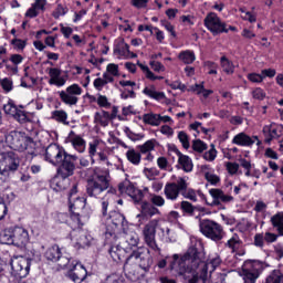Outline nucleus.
Segmentation results:
<instances>
[{
  "instance_id": "2f4dec72",
  "label": "nucleus",
  "mask_w": 283,
  "mask_h": 283,
  "mask_svg": "<svg viewBox=\"0 0 283 283\" xmlns=\"http://www.w3.org/2000/svg\"><path fill=\"white\" fill-rule=\"evenodd\" d=\"M174 151L178 156V163L180 165V168L186 174L193 171V161L191 160V158L189 156L180 153V150L178 148H175Z\"/></svg>"
},
{
  "instance_id": "c03bdc74",
  "label": "nucleus",
  "mask_w": 283,
  "mask_h": 283,
  "mask_svg": "<svg viewBox=\"0 0 283 283\" xmlns=\"http://www.w3.org/2000/svg\"><path fill=\"white\" fill-rule=\"evenodd\" d=\"M94 118L95 123H99L102 127H107V125H109V112L107 111L95 113Z\"/></svg>"
},
{
  "instance_id": "dca6fc26",
  "label": "nucleus",
  "mask_w": 283,
  "mask_h": 283,
  "mask_svg": "<svg viewBox=\"0 0 283 283\" xmlns=\"http://www.w3.org/2000/svg\"><path fill=\"white\" fill-rule=\"evenodd\" d=\"M262 271H264V263L260 261L248 263L245 268L242 270L243 282L244 283L258 282V277L262 275Z\"/></svg>"
},
{
  "instance_id": "4c0bfd02",
  "label": "nucleus",
  "mask_w": 283,
  "mask_h": 283,
  "mask_svg": "<svg viewBox=\"0 0 283 283\" xmlns=\"http://www.w3.org/2000/svg\"><path fill=\"white\" fill-rule=\"evenodd\" d=\"M85 202L86 199L84 197H76L70 202V212L74 213L75 211L77 213H81V211L85 209Z\"/></svg>"
},
{
  "instance_id": "393cba45",
  "label": "nucleus",
  "mask_w": 283,
  "mask_h": 283,
  "mask_svg": "<svg viewBox=\"0 0 283 283\" xmlns=\"http://www.w3.org/2000/svg\"><path fill=\"white\" fill-rule=\"evenodd\" d=\"M71 240L77 249H85V247H90L92 243V235L78 228L71 233Z\"/></svg>"
},
{
  "instance_id": "bb28decb",
  "label": "nucleus",
  "mask_w": 283,
  "mask_h": 283,
  "mask_svg": "<svg viewBox=\"0 0 283 283\" xmlns=\"http://www.w3.org/2000/svg\"><path fill=\"white\" fill-rule=\"evenodd\" d=\"M62 71L59 67L49 69V85H54L55 87H64L67 83V75H61Z\"/></svg>"
},
{
  "instance_id": "052dcab7",
  "label": "nucleus",
  "mask_w": 283,
  "mask_h": 283,
  "mask_svg": "<svg viewBox=\"0 0 283 283\" xmlns=\"http://www.w3.org/2000/svg\"><path fill=\"white\" fill-rule=\"evenodd\" d=\"M226 169L228 174H230V176H235V174H238V170L240 169V164L228 161L226 164Z\"/></svg>"
},
{
  "instance_id": "a19ab883",
  "label": "nucleus",
  "mask_w": 283,
  "mask_h": 283,
  "mask_svg": "<svg viewBox=\"0 0 283 283\" xmlns=\"http://www.w3.org/2000/svg\"><path fill=\"white\" fill-rule=\"evenodd\" d=\"M143 122L151 127H158L160 125V114L147 113L143 115Z\"/></svg>"
},
{
  "instance_id": "4468645a",
  "label": "nucleus",
  "mask_w": 283,
  "mask_h": 283,
  "mask_svg": "<svg viewBox=\"0 0 283 283\" xmlns=\"http://www.w3.org/2000/svg\"><path fill=\"white\" fill-rule=\"evenodd\" d=\"M127 224L125 216L120 212L113 211L107 218L106 238H116V229H123Z\"/></svg>"
},
{
  "instance_id": "473e14b6",
  "label": "nucleus",
  "mask_w": 283,
  "mask_h": 283,
  "mask_svg": "<svg viewBox=\"0 0 283 283\" xmlns=\"http://www.w3.org/2000/svg\"><path fill=\"white\" fill-rule=\"evenodd\" d=\"M232 144L238 145L239 147H253L255 140L245 133H239L233 137Z\"/></svg>"
},
{
  "instance_id": "72a5a7b5",
  "label": "nucleus",
  "mask_w": 283,
  "mask_h": 283,
  "mask_svg": "<svg viewBox=\"0 0 283 283\" xmlns=\"http://www.w3.org/2000/svg\"><path fill=\"white\" fill-rule=\"evenodd\" d=\"M143 94H145V96H148V98H153V101H165V98H167L165 92L157 91L156 86L154 85L146 86L143 90Z\"/></svg>"
},
{
  "instance_id": "5fc2aeb1",
  "label": "nucleus",
  "mask_w": 283,
  "mask_h": 283,
  "mask_svg": "<svg viewBox=\"0 0 283 283\" xmlns=\"http://www.w3.org/2000/svg\"><path fill=\"white\" fill-rule=\"evenodd\" d=\"M177 138L181 143L184 149H189L191 147L189 135H187L185 130L179 132Z\"/></svg>"
},
{
  "instance_id": "cd10ccee",
  "label": "nucleus",
  "mask_w": 283,
  "mask_h": 283,
  "mask_svg": "<svg viewBox=\"0 0 283 283\" xmlns=\"http://www.w3.org/2000/svg\"><path fill=\"white\" fill-rule=\"evenodd\" d=\"M48 6V0H34L31 7L27 10L25 17L28 19H36L39 14L45 12V7Z\"/></svg>"
},
{
  "instance_id": "bf43d9fd",
  "label": "nucleus",
  "mask_w": 283,
  "mask_h": 283,
  "mask_svg": "<svg viewBox=\"0 0 283 283\" xmlns=\"http://www.w3.org/2000/svg\"><path fill=\"white\" fill-rule=\"evenodd\" d=\"M240 166L243 167V169H245V176L249 177H253V171H251V167H253V165L251 164V161L242 158L240 159Z\"/></svg>"
},
{
  "instance_id": "c9c22d12",
  "label": "nucleus",
  "mask_w": 283,
  "mask_h": 283,
  "mask_svg": "<svg viewBox=\"0 0 283 283\" xmlns=\"http://www.w3.org/2000/svg\"><path fill=\"white\" fill-rule=\"evenodd\" d=\"M224 247H227V249H230L232 253H235L238 249L242 247V239H240V234L233 233L226 242Z\"/></svg>"
},
{
  "instance_id": "f257e3e1",
  "label": "nucleus",
  "mask_w": 283,
  "mask_h": 283,
  "mask_svg": "<svg viewBox=\"0 0 283 283\" xmlns=\"http://www.w3.org/2000/svg\"><path fill=\"white\" fill-rule=\"evenodd\" d=\"M202 252H198V249L190 248L187 253L184 254V258L178 261V255H175L171 259V266L179 275H187V273H191L196 271V269H200L202 271V264L206 265V274L212 273L216 271L218 266L222 263V260L218 254L209 256V259L205 262L202 261Z\"/></svg>"
},
{
  "instance_id": "f8f14e48",
  "label": "nucleus",
  "mask_w": 283,
  "mask_h": 283,
  "mask_svg": "<svg viewBox=\"0 0 283 283\" xmlns=\"http://www.w3.org/2000/svg\"><path fill=\"white\" fill-rule=\"evenodd\" d=\"M57 94L64 105L72 107L78 103V96L83 94V88L78 84H72L66 90L59 91Z\"/></svg>"
},
{
  "instance_id": "49530a36",
  "label": "nucleus",
  "mask_w": 283,
  "mask_h": 283,
  "mask_svg": "<svg viewBox=\"0 0 283 283\" xmlns=\"http://www.w3.org/2000/svg\"><path fill=\"white\" fill-rule=\"evenodd\" d=\"M177 255V260H182L185 258V254L184 255H180V254H174L172 256H166V259H163L158 262L157 266L159 269H165V266H167V264H169V269L174 271V273H176L177 275H180L178 273V271L174 270V268L171 266V259Z\"/></svg>"
},
{
  "instance_id": "8fccbe9b",
  "label": "nucleus",
  "mask_w": 283,
  "mask_h": 283,
  "mask_svg": "<svg viewBox=\"0 0 283 283\" xmlns=\"http://www.w3.org/2000/svg\"><path fill=\"white\" fill-rule=\"evenodd\" d=\"M67 12H70V9L67 8V6L59 3L56 8L53 10L52 17L53 19H61V17H65Z\"/></svg>"
},
{
  "instance_id": "e433bc0d",
  "label": "nucleus",
  "mask_w": 283,
  "mask_h": 283,
  "mask_svg": "<svg viewBox=\"0 0 283 283\" xmlns=\"http://www.w3.org/2000/svg\"><path fill=\"white\" fill-rule=\"evenodd\" d=\"M262 133L268 144L280 136L277 135V128L273 124L263 126Z\"/></svg>"
},
{
  "instance_id": "de8ad7c7",
  "label": "nucleus",
  "mask_w": 283,
  "mask_h": 283,
  "mask_svg": "<svg viewBox=\"0 0 283 283\" xmlns=\"http://www.w3.org/2000/svg\"><path fill=\"white\" fill-rule=\"evenodd\" d=\"M220 63L226 74H233V72H235V65H233V62L229 61L227 56H222L220 59Z\"/></svg>"
},
{
  "instance_id": "9b49d317",
  "label": "nucleus",
  "mask_w": 283,
  "mask_h": 283,
  "mask_svg": "<svg viewBox=\"0 0 283 283\" xmlns=\"http://www.w3.org/2000/svg\"><path fill=\"white\" fill-rule=\"evenodd\" d=\"M3 112L7 116H11L20 123V125H25V123H30V113L23 109V106H17L14 101L10 99L7 104L3 105Z\"/></svg>"
},
{
  "instance_id": "13d9d810",
  "label": "nucleus",
  "mask_w": 283,
  "mask_h": 283,
  "mask_svg": "<svg viewBox=\"0 0 283 283\" xmlns=\"http://www.w3.org/2000/svg\"><path fill=\"white\" fill-rule=\"evenodd\" d=\"M150 202L153 207H165V198L160 195H151Z\"/></svg>"
},
{
  "instance_id": "c756f323",
  "label": "nucleus",
  "mask_w": 283,
  "mask_h": 283,
  "mask_svg": "<svg viewBox=\"0 0 283 283\" xmlns=\"http://www.w3.org/2000/svg\"><path fill=\"white\" fill-rule=\"evenodd\" d=\"M115 56L118 59H136L138 56L136 53L129 51V44L125 42H118L114 48Z\"/></svg>"
},
{
  "instance_id": "f03ea898",
  "label": "nucleus",
  "mask_w": 283,
  "mask_h": 283,
  "mask_svg": "<svg viewBox=\"0 0 283 283\" xmlns=\"http://www.w3.org/2000/svg\"><path fill=\"white\" fill-rule=\"evenodd\" d=\"M44 160L53 167H57L59 175L65 177L70 176L73 169H76L78 156L67 154L65 148L57 144H50L45 148Z\"/></svg>"
},
{
  "instance_id": "6e6552de",
  "label": "nucleus",
  "mask_w": 283,
  "mask_h": 283,
  "mask_svg": "<svg viewBox=\"0 0 283 283\" xmlns=\"http://www.w3.org/2000/svg\"><path fill=\"white\" fill-rule=\"evenodd\" d=\"M199 229L205 238L212 240V242H220L224 238V228L222 224L211 220V219H200Z\"/></svg>"
},
{
  "instance_id": "ddd939ff",
  "label": "nucleus",
  "mask_w": 283,
  "mask_h": 283,
  "mask_svg": "<svg viewBox=\"0 0 283 283\" xmlns=\"http://www.w3.org/2000/svg\"><path fill=\"white\" fill-rule=\"evenodd\" d=\"M57 94L64 105L72 107L78 103V96L83 94V88L78 84H72L66 90L59 91Z\"/></svg>"
},
{
  "instance_id": "7ed1b4c3",
  "label": "nucleus",
  "mask_w": 283,
  "mask_h": 283,
  "mask_svg": "<svg viewBox=\"0 0 283 283\" xmlns=\"http://www.w3.org/2000/svg\"><path fill=\"white\" fill-rule=\"evenodd\" d=\"M154 264L151 252L145 247H138L129 252L124 264V271L128 277L136 280L138 277V269L149 271Z\"/></svg>"
},
{
  "instance_id": "a18cd8bd",
  "label": "nucleus",
  "mask_w": 283,
  "mask_h": 283,
  "mask_svg": "<svg viewBox=\"0 0 283 283\" xmlns=\"http://www.w3.org/2000/svg\"><path fill=\"white\" fill-rule=\"evenodd\" d=\"M126 158L132 165L138 166L140 165L142 156L140 153L136 151L134 148H128L126 151Z\"/></svg>"
},
{
  "instance_id": "774afa93",
  "label": "nucleus",
  "mask_w": 283,
  "mask_h": 283,
  "mask_svg": "<svg viewBox=\"0 0 283 283\" xmlns=\"http://www.w3.org/2000/svg\"><path fill=\"white\" fill-rule=\"evenodd\" d=\"M248 80H250L251 83H262V81H264V75H262V73H250L248 74Z\"/></svg>"
},
{
  "instance_id": "412c9836",
  "label": "nucleus",
  "mask_w": 283,
  "mask_h": 283,
  "mask_svg": "<svg viewBox=\"0 0 283 283\" xmlns=\"http://www.w3.org/2000/svg\"><path fill=\"white\" fill-rule=\"evenodd\" d=\"M45 258L50 262H59V266L61 269L70 266V258L63 256V252H61V248L59 245L49 248L45 252Z\"/></svg>"
},
{
  "instance_id": "f704fd0d",
  "label": "nucleus",
  "mask_w": 283,
  "mask_h": 283,
  "mask_svg": "<svg viewBox=\"0 0 283 283\" xmlns=\"http://www.w3.org/2000/svg\"><path fill=\"white\" fill-rule=\"evenodd\" d=\"M126 249L128 250V253H132V251H135V249H138V242H140V238H138V233L130 232L126 234Z\"/></svg>"
},
{
  "instance_id": "680f3d73",
  "label": "nucleus",
  "mask_w": 283,
  "mask_h": 283,
  "mask_svg": "<svg viewBox=\"0 0 283 283\" xmlns=\"http://www.w3.org/2000/svg\"><path fill=\"white\" fill-rule=\"evenodd\" d=\"M97 105L99 107H112V103H109V99H107V96L97 94Z\"/></svg>"
},
{
  "instance_id": "9d476101",
  "label": "nucleus",
  "mask_w": 283,
  "mask_h": 283,
  "mask_svg": "<svg viewBox=\"0 0 283 283\" xmlns=\"http://www.w3.org/2000/svg\"><path fill=\"white\" fill-rule=\"evenodd\" d=\"M203 25L209 30V32H211V34H213V36L229 32L227 23L222 21L216 12H210L206 15Z\"/></svg>"
},
{
  "instance_id": "2eb2a0df",
  "label": "nucleus",
  "mask_w": 283,
  "mask_h": 283,
  "mask_svg": "<svg viewBox=\"0 0 283 283\" xmlns=\"http://www.w3.org/2000/svg\"><path fill=\"white\" fill-rule=\"evenodd\" d=\"M158 227V220L154 219L150 220L143 230L144 240L148 248L151 249V251H155L156 253H160V248L158 247V243H156V229Z\"/></svg>"
},
{
  "instance_id": "58836bf2",
  "label": "nucleus",
  "mask_w": 283,
  "mask_h": 283,
  "mask_svg": "<svg viewBox=\"0 0 283 283\" xmlns=\"http://www.w3.org/2000/svg\"><path fill=\"white\" fill-rule=\"evenodd\" d=\"M272 227L277 231L279 235H283V212H277L270 219Z\"/></svg>"
},
{
  "instance_id": "864d4df0",
  "label": "nucleus",
  "mask_w": 283,
  "mask_h": 283,
  "mask_svg": "<svg viewBox=\"0 0 283 283\" xmlns=\"http://www.w3.org/2000/svg\"><path fill=\"white\" fill-rule=\"evenodd\" d=\"M156 147V139H149L144 145L138 146L140 154H151Z\"/></svg>"
},
{
  "instance_id": "423d86ee",
  "label": "nucleus",
  "mask_w": 283,
  "mask_h": 283,
  "mask_svg": "<svg viewBox=\"0 0 283 283\" xmlns=\"http://www.w3.org/2000/svg\"><path fill=\"white\" fill-rule=\"evenodd\" d=\"M21 166V158L17 153L10 151H0V185L8 182Z\"/></svg>"
},
{
  "instance_id": "b1692460",
  "label": "nucleus",
  "mask_w": 283,
  "mask_h": 283,
  "mask_svg": "<svg viewBox=\"0 0 283 283\" xmlns=\"http://www.w3.org/2000/svg\"><path fill=\"white\" fill-rule=\"evenodd\" d=\"M74 171L76 169H73L70 175L63 176L59 174V169H56V176L51 179L50 187L53 189V191H65L67 187H70V178L71 176H74Z\"/></svg>"
},
{
  "instance_id": "e2e57ef3",
  "label": "nucleus",
  "mask_w": 283,
  "mask_h": 283,
  "mask_svg": "<svg viewBox=\"0 0 283 283\" xmlns=\"http://www.w3.org/2000/svg\"><path fill=\"white\" fill-rule=\"evenodd\" d=\"M252 97L255 98V101H264V98H266V93H264V90L256 87L252 91Z\"/></svg>"
},
{
  "instance_id": "aec40b11",
  "label": "nucleus",
  "mask_w": 283,
  "mask_h": 283,
  "mask_svg": "<svg viewBox=\"0 0 283 283\" xmlns=\"http://www.w3.org/2000/svg\"><path fill=\"white\" fill-rule=\"evenodd\" d=\"M118 189L120 193H126L129 196L135 205H139V202H143V198H145L143 190L136 188V186H134V184H132L129 180H125L119 184Z\"/></svg>"
},
{
  "instance_id": "20e7f679",
  "label": "nucleus",
  "mask_w": 283,
  "mask_h": 283,
  "mask_svg": "<svg viewBox=\"0 0 283 283\" xmlns=\"http://www.w3.org/2000/svg\"><path fill=\"white\" fill-rule=\"evenodd\" d=\"M109 170L107 168H94L93 175L87 179L86 193L90 198H105L109 191Z\"/></svg>"
},
{
  "instance_id": "0e129e2a",
  "label": "nucleus",
  "mask_w": 283,
  "mask_h": 283,
  "mask_svg": "<svg viewBox=\"0 0 283 283\" xmlns=\"http://www.w3.org/2000/svg\"><path fill=\"white\" fill-rule=\"evenodd\" d=\"M205 178L210 182V185H213V186L220 182V177L213 172H206Z\"/></svg>"
},
{
  "instance_id": "79ce46f5",
  "label": "nucleus",
  "mask_w": 283,
  "mask_h": 283,
  "mask_svg": "<svg viewBox=\"0 0 283 283\" xmlns=\"http://www.w3.org/2000/svg\"><path fill=\"white\" fill-rule=\"evenodd\" d=\"M114 193H116V189L111 188L105 193V197L99 198L102 200V216H104V217L107 216V209L109 207V200L112 199V196H114Z\"/></svg>"
},
{
  "instance_id": "7c9ffc66",
  "label": "nucleus",
  "mask_w": 283,
  "mask_h": 283,
  "mask_svg": "<svg viewBox=\"0 0 283 283\" xmlns=\"http://www.w3.org/2000/svg\"><path fill=\"white\" fill-rule=\"evenodd\" d=\"M69 143H71L73 149L78 154L85 153L86 142L80 135H76L74 130H71L69 134Z\"/></svg>"
},
{
  "instance_id": "4d7b16f0",
  "label": "nucleus",
  "mask_w": 283,
  "mask_h": 283,
  "mask_svg": "<svg viewBox=\"0 0 283 283\" xmlns=\"http://www.w3.org/2000/svg\"><path fill=\"white\" fill-rule=\"evenodd\" d=\"M192 149L193 151H198L199 154H202V151H206L207 149V144L201 139H196L192 142Z\"/></svg>"
},
{
  "instance_id": "603ef678",
  "label": "nucleus",
  "mask_w": 283,
  "mask_h": 283,
  "mask_svg": "<svg viewBox=\"0 0 283 283\" xmlns=\"http://www.w3.org/2000/svg\"><path fill=\"white\" fill-rule=\"evenodd\" d=\"M160 238L163 242H176V238L174 237V232L169 228H159Z\"/></svg>"
},
{
  "instance_id": "39448f33",
  "label": "nucleus",
  "mask_w": 283,
  "mask_h": 283,
  "mask_svg": "<svg viewBox=\"0 0 283 283\" xmlns=\"http://www.w3.org/2000/svg\"><path fill=\"white\" fill-rule=\"evenodd\" d=\"M6 143L10 149L27 151L28 156H36V143L24 133L12 130L6 136Z\"/></svg>"
},
{
  "instance_id": "37998d69",
  "label": "nucleus",
  "mask_w": 283,
  "mask_h": 283,
  "mask_svg": "<svg viewBox=\"0 0 283 283\" xmlns=\"http://www.w3.org/2000/svg\"><path fill=\"white\" fill-rule=\"evenodd\" d=\"M52 120H56V123H62V125H70L67 122V112L60 109V111H53L51 113Z\"/></svg>"
},
{
  "instance_id": "ea45409f",
  "label": "nucleus",
  "mask_w": 283,
  "mask_h": 283,
  "mask_svg": "<svg viewBox=\"0 0 283 283\" xmlns=\"http://www.w3.org/2000/svg\"><path fill=\"white\" fill-rule=\"evenodd\" d=\"M184 198L187 200H191L192 202H198V196L200 198L205 197V193H202V190H193L192 188L187 187L185 190H182Z\"/></svg>"
},
{
  "instance_id": "69168bd1",
  "label": "nucleus",
  "mask_w": 283,
  "mask_h": 283,
  "mask_svg": "<svg viewBox=\"0 0 283 283\" xmlns=\"http://www.w3.org/2000/svg\"><path fill=\"white\" fill-rule=\"evenodd\" d=\"M11 45L13 46L14 50H24L27 43H25V40L13 39L11 40Z\"/></svg>"
},
{
  "instance_id": "c85d7f7f",
  "label": "nucleus",
  "mask_w": 283,
  "mask_h": 283,
  "mask_svg": "<svg viewBox=\"0 0 283 283\" xmlns=\"http://www.w3.org/2000/svg\"><path fill=\"white\" fill-rule=\"evenodd\" d=\"M108 253L114 260V262H123V260L127 261V258H129V252L127 248L120 247V244H113L108 249Z\"/></svg>"
},
{
  "instance_id": "6ab92c4d",
  "label": "nucleus",
  "mask_w": 283,
  "mask_h": 283,
  "mask_svg": "<svg viewBox=\"0 0 283 283\" xmlns=\"http://www.w3.org/2000/svg\"><path fill=\"white\" fill-rule=\"evenodd\" d=\"M66 269H69L67 277L74 283H82L85 281V277H87V270L78 261H73L71 264L69 263Z\"/></svg>"
},
{
  "instance_id": "09e8293b",
  "label": "nucleus",
  "mask_w": 283,
  "mask_h": 283,
  "mask_svg": "<svg viewBox=\"0 0 283 283\" xmlns=\"http://www.w3.org/2000/svg\"><path fill=\"white\" fill-rule=\"evenodd\" d=\"M265 283H283V273L280 270H273L265 280Z\"/></svg>"
},
{
  "instance_id": "6e6d98bb",
  "label": "nucleus",
  "mask_w": 283,
  "mask_h": 283,
  "mask_svg": "<svg viewBox=\"0 0 283 283\" xmlns=\"http://www.w3.org/2000/svg\"><path fill=\"white\" fill-rule=\"evenodd\" d=\"M218 157V150H216V146L211 145V148L203 154V159L208 160V163H213Z\"/></svg>"
},
{
  "instance_id": "1a4fd4ad",
  "label": "nucleus",
  "mask_w": 283,
  "mask_h": 283,
  "mask_svg": "<svg viewBox=\"0 0 283 283\" xmlns=\"http://www.w3.org/2000/svg\"><path fill=\"white\" fill-rule=\"evenodd\" d=\"M189 187V177H178L175 182H169L165 185L164 193L167 200L176 201L177 198L182 196V191Z\"/></svg>"
},
{
  "instance_id": "f3484780",
  "label": "nucleus",
  "mask_w": 283,
  "mask_h": 283,
  "mask_svg": "<svg viewBox=\"0 0 283 283\" xmlns=\"http://www.w3.org/2000/svg\"><path fill=\"white\" fill-rule=\"evenodd\" d=\"M10 264H11V273L12 275H14V277L23 279V277H28V275L30 274V266H31L30 260L23 259V258L21 259L15 258L11 260Z\"/></svg>"
},
{
  "instance_id": "4be33fe9",
  "label": "nucleus",
  "mask_w": 283,
  "mask_h": 283,
  "mask_svg": "<svg viewBox=\"0 0 283 283\" xmlns=\"http://www.w3.org/2000/svg\"><path fill=\"white\" fill-rule=\"evenodd\" d=\"M209 193L212 198L211 207H222V205H231L235 202V198L231 195H227L220 188H212L209 190Z\"/></svg>"
},
{
  "instance_id": "3c124183",
  "label": "nucleus",
  "mask_w": 283,
  "mask_h": 283,
  "mask_svg": "<svg viewBox=\"0 0 283 283\" xmlns=\"http://www.w3.org/2000/svg\"><path fill=\"white\" fill-rule=\"evenodd\" d=\"M179 60L186 63V65H191L196 61V54L193 51H184L179 54Z\"/></svg>"
},
{
  "instance_id": "338daca9",
  "label": "nucleus",
  "mask_w": 283,
  "mask_h": 283,
  "mask_svg": "<svg viewBox=\"0 0 283 283\" xmlns=\"http://www.w3.org/2000/svg\"><path fill=\"white\" fill-rule=\"evenodd\" d=\"M160 23H161L163 28H165V30H167V32H169L170 35L174 36V39H176V30L171 25V23L167 20H161Z\"/></svg>"
},
{
  "instance_id": "a878e982",
  "label": "nucleus",
  "mask_w": 283,
  "mask_h": 283,
  "mask_svg": "<svg viewBox=\"0 0 283 283\" xmlns=\"http://www.w3.org/2000/svg\"><path fill=\"white\" fill-rule=\"evenodd\" d=\"M154 216H160V210L150 202H142V211L139 214H137L140 224L147 222V220H150V218H154Z\"/></svg>"
},
{
  "instance_id": "a211bd4d",
  "label": "nucleus",
  "mask_w": 283,
  "mask_h": 283,
  "mask_svg": "<svg viewBox=\"0 0 283 283\" xmlns=\"http://www.w3.org/2000/svg\"><path fill=\"white\" fill-rule=\"evenodd\" d=\"M56 221L60 222V224H67L73 231L83 227V223L81 222V212L76 211H70V214L66 212H59L56 214Z\"/></svg>"
},
{
  "instance_id": "5701e85b",
  "label": "nucleus",
  "mask_w": 283,
  "mask_h": 283,
  "mask_svg": "<svg viewBox=\"0 0 283 283\" xmlns=\"http://www.w3.org/2000/svg\"><path fill=\"white\" fill-rule=\"evenodd\" d=\"M201 269H195L192 272L186 274H178L188 280V283H209V274H207V265L201 264Z\"/></svg>"
},
{
  "instance_id": "0eeeda50",
  "label": "nucleus",
  "mask_w": 283,
  "mask_h": 283,
  "mask_svg": "<svg viewBox=\"0 0 283 283\" xmlns=\"http://www.w3.org/2000/svg\"><path fill=\"white\" fill-rule=\"evenodd\" d=\"M28 242H30V233L23 227L9 228L0 232L1 244H13L22 249Z\"/></svg>"
}]
</instances>
